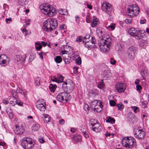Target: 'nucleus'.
I'll list each match as a JSON object with an SVG mask.
<instances>
[{"label":"nucleus","mask_w":149,"mask_h":149,"mask_svg":"<svg viewBox=\"0 0 149 149\" xmlns=\"http://www.w3.org/2000/svg\"><path fill=\"white\" fill-rule=\"evenodd\" d=\"M136 88L137 91H140L142 89L141 86L139 85H137Z\"/></svg>","instance_id":"864d4df0"},{"label":"nucleus","mask_w":149,"mask_h":149,"mask_svg":"<svg viewBox=\"0 0 149 149\" xmlns=\"http://www.w3.org/2000/svg\"><path fill=\"white\" fill-rule=\"evenodd\" d=\"M117 107H118V109L120 110H122L124 107V105L122 103H120L119 104H118Z\"/></svg>","instance_id":"58836bf2"},{"label":"nucleus","mask_w":149,"mask_h":149,"mask_svg":"<svg viewBox=\"0 0 149 149\" xmlns=\"http://www.w3.org/2000/svg\"><path fill=\"white\" fill-rule=\"evenodd\" d=\"M6 112L9 115V117L10 118L13 117V115L12 113V111L10 109H7L6 110Z\"/></svg>","instance_id":"72a5a7b5"},{"label":"nucleus","mask_w":149,"mask_h":149,"mask_svg":"<svg viewBox=\"0 0 149 149\" xmlns=\"http://www.w3.org/2000/svg\"><path fill=\"white\" fill-rule=\"evenodd\" d=\"M16 104L19 106H22L23 104V103L21 101L18 102L17 100L16 102Z\"/></svg>","instance_id":"4d7b16f0"},{"label":"nucleus","mask_w":149,"mask_h":149,"mask_svg":"<svg viewBox=\"0 0 149 149\" xmlns=\"http://www.w3.org/2000/svg\"><path fill=\"white\" fill-rule=\"evenodd\" d=\"M42 45L44 47H45L47 45V43L44 41H41Z\"/></svg>","instance_id":"774afa93"},{"label":"nucleus","mask_w":149,"mask_h":149,"mask_svg":"<svg viewBox=\"0 0 149 149\" xmlns=\"http://www.w3.org/2000/svg\"><path fill=\"white\" fill-rule=\"evenodd\" d=\"M86 21L87 23H89L91 21V17L88 15L86 16Z\"/></svg>","instance_id":"a18cd8bd"},{"label":"nucleus","mask_w":149,"mask_h":149,"mask_svg":"<svg viewBox=\"0 0 149 149\" xmlns=\"http://www.w3.org/2000/svg\"><path fill=\"white\" fill-rule=\"evenodd\" d=\"M6 21L7 23L8 24L9 23L8 22V21L11 22L12 21V19L11 18H6Z\"/></svg>","instance_id":"bf43d9fd"},{"label":"nucleus","mask_w":149,"mask_h":149,"mask_svg":"<svg viewBox=\"0 0 149 149\" xmlns=\"http://www.w3.org/2000/svg\"><path fill=\"white\" fill-rule=\"evenodd\" d=\"M121 47L120 46H118V45H117L116 47V49L117 51H119V50H121Z\"/></svg>","instance_id":"e2e57ef3"},{"label":"nucleus","mask_w":149,"mask_h":149,"mask_svg":"<svg viewBox=\"0 0 149 149\" xmlns=\"http://www.w3.org/2000/svg\"><path fill=\"white\" fill-rule=\"evenodd\" d=\"M86 5H87V8L90 9H91L92 8V6L90 4H89L87 3H85V4H86Z\"/></svg>","instance_id":"052dcab7"},{"label":"nucleus","mask_w":149,"mask_h":149,"mask_svg":"<svg viewBox=\"0 0 149 149\" xmlns=\"http://www.w3.org/2000/svg\"><path fill=\"white\" fill-rule=\"evenodd\" d=\"M66 55L68 56V58L63 57V61L65 64H68L70 63L71 61V59L70 57H69L66 54Z\"/></svg>","instance_id":"2f4dec72"},{"label":"nucleus","mask_w":149,"mask_h":149,"mask_svg":"<svg viewBox=\"0 0 149 149\" xmlns=\"http://www.w3.org/2000/svg\"><path fill=\"white\" fill-rule=\"evenodd\" d=\"M91 39L90 40H86L83 42L85 46L87 48L93 47L95 43L96 40L94 37L91 36Z\"/></svg>","instance_id":"f8f14e48"},{"label":"nucleus","mask_w":149,"mask_h":149,"mask_svg":"<svg viewBox=\"0 0 149 149\" xmlns=\"http://www.w3.org/2000/svg\"><path fill=\"white\" fill-rule=\"evenodd\" d=\"M146 19H141L140 20V23L141 24H144L146 23Z\"/></svg>","instance_id":"6e6d98bb"},{"label":"nucleus","mask_w":149,"mask_h":149,"mask_svg":"<svg viewBox=\"0 0 149 149\" xmlns=\"http://www.w3.org/2000/svg\"><path fill=\"white\" fill-rule=\"evenodd\" d=\"M92 126V129L93 131L96 132H100L102 129V127L99 123H93L91 124Z\"/></svg>","instance_id":"f3484780"},{"label":"nucleus","mask_w":149,"mask_h":149,"mask_svg":"<svg viewBox=\"0 0 149 149\" xmlns=\"http://www.w3.org/2000/svg\"><path fill=\"white\" fill-rule=\"evenodd\" d=\"M139 80L138 79H136L135 80V81L134 82V84L136 85H138V84H139Z\"/></svg>","instance_id":"338daca9"},{"label":"nucleus","mask_w":149,"mask_h":149,"mask_svg":"<svg viewBox=\"0 0 149 149\" xmlns=\"http://www.w3.org/2000/svg\"><path fill=\"white\" fill-rule=\"evenodd\" d=\"M116 61L113 58H110V63L113 65H115L116 63Z\"/></svg>","instance_id":"c03bdc74"},{"label":"nucleus","mask_w":149,"mask_h":149,"mask_svg":"<svg viewBox=\"0 0 149 149\" xmlns=\"http://www.w3.org/2000/svg\"><path fill=\"white\" fill-rule=\"evenodd\" d=\"M104 86V85L102 82H100L98 85V88L100 89H102Z\"/></svg>","instance_id":"79ce46f5"},{"label":"nucleus","mask_w":149,"mask_h":149,"mask_svg":"<svg viewBox=\"0 0 149 149\" xmlns=\"http://www.w3.org/2000/svg\"><path fill=\"white\" fill-rule=\"evenodd\" d=\"M109 28H110L112 30H113L115 29V26L114 24H112L111 25H110L108 26Z\"/></svg>","instance_id":"680f3d73"},{"label":"nucleus","mask_w":149,"mask_h":149,"mask_svg":"<svg viewBox=\"0 0 149 149\" xmlns=\"http://www.w3.org/2000/svg\"><path fill=\"white\" fill-rule=\"evenodd\" d=\"M55 62L57 63H60L62 61L61 57L60 56H57L54 58Z\"/></svg>","instance_id":"7c9ffc66"},{"label":"nucleus","mask_w":149,"mask_h":149,"mask_svg":"<svg viewBox=\"0 0 149 149\" xmlns=\"http://www.w3.org/2000/svg\"><path fill=\"white\" fill-rule=\"evenodd\" d=\"M14 131L15 134H21L24 132V130L22 126L16 125V127Z\"/></svg>","instance_id":"a211bd4d"},{"label":"nucleus","mask_w":149,"mask_h":149,"mask_svg":"<svg viewBox=\"0 0 149 149\" xmlns=\"http://www.w3.org/2000/svg\"><path fill=\"white\" fill-rule=\"evenodd\" d=\"M68 90H69L71 92L74 89V85L73 83H68L67 85Z\"/></svg>","instance_id":"bb28decb"},{"label":"nucleus","mask_w":149,"mask_h":149,"mask_svg":"<svg viewBox=\"0 0 149 149\" xmlns=\"http://www.w3.org/2000/svg\"><path fill=\"white\" fill-rule=\"evenodd\" d=\"M97 33L99 36H102L103 34V32L101 30L97 29Z\"/></svg>","instance_id":"4c0bfd02"},{"label":"nucleus","mask_w":149,"mask_h":149,"mask_svg":"<svg viewBox=\"0 0 149 149\" xmlns=\"http://www.w3.org/2000/svg\"><path fill=\"white\" fill-rule=\"evenodd\" d=\"M42 118L43 119L44 123H47L50 121V116L48 115L43 114L41 116Z\"/></svg>","instance_id":"aec40b11"},{"label":"nucleus","mask_w":149,"mask_h":149,"mask_svg":"<svg viewBox=\"0 0 149 149\" xmlns=\"http://www.w3.org/2000/svg\"><path fill=\"white\" fill-rule=\"evenodd\" d=\"M137 49L136 47L132 46L129 47L127 52L128 58L130 60H134L136 57Z\"/></svg>","instance_id":"1a4fd4ad"},{"label":"nucleus","mask_w":149,"mask_h":149,"mask_svg":"<svg viewBox=\"0 0 149 149\" xmlns=\"http://www.w3.org/2000/svg\"><path fill=\"white\" fill-rule=\"evenodd\" d=\"M90 38H91V36L90 37L89 35H86L85 37L84 38L83 42H84V41H85L86 40H88V38L90 39Z\"/></svg>","instance_id":"de8ad7c7"},{"label":"nucleus","mask_w":149,"mask_h":149,"mask_svg":"<svg viewBox=\"0 0 149 149\" xmlns=\"http://www.w3.org/2000/svg\"><path fill=\"white\" fill-rule=\"evenodd\" d=\"M128 32L130 34L136 39L139 40L141 38V33L139 31H137L133 28H131L129 29Z\"/></svg>","instance_id":"9b49d317"},{"label":"nucleus","mask_w":149,"mask_h":149,"mask_svg":"<svg viewBox=\"0 0 149 149\" xmlns=\"http://www.w3.org/2000/svg\"><path fill=\"white\" fill-rule=\"evenodd\" d=\"M49 87L50 91L52 93H54L56 88V86L55 85H53L52 84H51Z\"/></svg>","instance_id":"c85d7f7f"},{"label":"nucleus","mask_w":149,"mask_h":149,"mask_svg":"<svg viewBox=\"0 0 149 149\" xmlns=\"http://www.w3.org/2000/svg\"><path fill=\"white\" fill-rule=\"evenodd\" d=\"M98 22V19L97 18L96 19H93L91 22V26L92 27H95L97 24Z\"/></svg>","instance_id":"b1692460"},{"label":"nucleus","mask_w":149,"mask_h":149,"mask_svg":"<svg viewBox=\"0 0 149 149\" xmlns=\"http://www.w3.org/2000/svg\"><path fill=\"white\" fill-rule=\"evenodd\" d=\"M26 58V55L25 54H23L22 56L16 55L15 58V62L18 64L23 65L24 63Z\"/></svg>","instance_id":"ddd939ff"},{"label":"nucleus","mask_w":149,"mask_h":149,"mask_svg":"<svg viewBox=\"0 0 149 149\" xmlns=\"http://www.w3.org/2000/svg\"><path fill=\"white\" fill-rule=\"evenodd\" d=\"M135 140L132 137H127L124 138L122 141V144L123 146L128 148H132L135 145Z\"/></svg>","instance_id":"20e7f679"},{"label":"nucleus","mask_w":149,"mask_h":149,"mask_svg":"<svg viewBox=\"0 0 149 149\" xmlns=\"http://www.w3.org/2000/svg\"><path fill=\"white\" fill-rule=\"evenodd\" d=\"M116 88L117 91L119 93L124 92L126 88L125 84L123 83L118 82L115 86Z\"/></svg>","instance_id":"2eb2a0df"},{"label":"nucleus","mask_w":149,"mask_h":149,"mask_svg":"<svg viewBox=\"0 0 149 149\" xmlns=\"http://www.w3.org/2000/svg\"><path fill=\"white\" fill-rule=\"evenodd\" d=\"M91 106L95 112H100L102 110L103 105L100 102H99L98 100L93 101L91 103Z\"/></svg>","instance_id":"0eeeda50"},{"label":"nucleus","mask_w":149,"mask_h":149,"mask_svg":"<svg viewBox=\"0 0 149 149\" xmlns=\"http://www.w3.org/2000/svg\"><path fill=\"white\" fill-rule=\"evenodd\" d=\"M106 122L113 124L115 123V120L113 118L108 117L107 118V119L106 120Z\"/></svg>","instance_id":"c756f323"},{"label":"nucleus","mask_w":149,"mask_h":149,"mask_svg":"<svg viewBox=\"0 0 149 149\" xmlns=\"http://www.w3.org/2000/svg\"><path fill=\"white\" fill-rule=\"evenodd\" d=\"M68 84L67 82L65 81L62 84V88L64 91H66L68 90Z\"/></svg>","instance_id":"473e14b6"},{"label":"nucleus","mask_w":149,"mask_h":149,"mask_svg":"<svg viewBox=\"0 0 149 149\" xmlns=\"http://www.w3.org/2000/svg\"><path fill=\"white\" fill-rule=\"evenodd\" d=\"M116 104L115 102L113 100H111L110 101V104L111 106H114Z\"/></svg>","instance_id":"8fccbe9b"},{"label":"nucleus","mask_w":149,"mask_h":149,"mask_svg":"<svg viewBox=\"0 0 149 149\" xmlns=\"http://www.w3.org/2000/svg\"><path fill=\"white\" fill-rule=\"evenodd\" d=\"M126 22H127L129 24L131 23L132 22V19L131 18H130V19H126Z\"/></svg>","instance_id":"5fc2aeb1"},{"label":"nucleus","mask_w":149,"mask_h":149,"mask_svg":"<svg viewBox=\"0 0 149 149\" xmlns=\"http://www.w3.org/2000/svg\"><path fill=\"white\" fill-rule=\"evenodd\" d=\"M101 9L104 13L111 16L113 13L111 6L107 2H104L101 5Z\"/></svg>","instance_id":"6e6552de"},{"label":"nucleus","mask_w":149,"mask_h":149,"mask_svg":"<svg viewBox=\"0 0 149 149\" xmlns=\"http://www.w3.org/2000/svg\"><path fill=\"white\" fill-rule=\"evenodd\" d=\"M104 76L107 78H109L111 76V74L110 71L105 70L104 72Z\"/></svg>","instance_id":"a878e982"},{"label":"nucleus","mask_w":149,"mask_h":149,"mask_svg":"<svg viewBox=\"0 0 149 149\" xmlns=\"http://www.w3.org/2000/svg\"><path fill=\"white\" fill-rule=\"evenodd\" d=\"M66 28V26L65 25H62L61 26V29H62L64 30Z\"/></svg>","instance_id":"0e129e2a"},{"label":"nucleus","mask_w":149,"mask_h":149,"mask_svg":"<svg viewBox=\"0 0 149 149\" xmlns=\"http://www.w3.org/2000/svg\"><path fill=\"white\" fill-rule=\"evenodd\" d=\"M51 80L52 81H55L56 82L58 83H59V82H58V79L57 78L55 77H52L51 78Z\"/></svg>","instance_id":"a19ab883"},{"label":"nucleus","mask_w":149,"mask_h":149,"mask_svg":"<svg viewBox=\"0 0 149 149\" xmlns=\"http://www.w3.org/2000/svg\"><path fill=\"white\" fill-rule=\"evenodd\" d=\"M134 135L136 138L139 139H141L144 138L145 134L142 129H137L135 130Z\"/></svg>","instance_id":"4468645a"},{"label":"nucleus","mask_w":149,"mask_h":149,"mask_svg":"<svg viewBox=\"0 0 149 149\" xmlns=\"http://www.w3.org/2000/svg\"><path fill=\"white\" fill-rule=\"evenodd\" d=\"M59 122L60 124L62 125L63 124L65 123V121L63 119H61L59 121Z\"/></svg>","instance_id":"13d9d810"},{"label":"nucleus","mask_w":149,"mask_h":149,"mask_svg":"<svg viewBox=\"0 0 149 149\" xmlns=\"http://www.w3.org/2000/svg\"><path fill=\"white\" fill-rule=\"evenodd\" d=\"M58 26L57 20L54 18L47 19L43 23V29L46 31H50Z\"/></svg>","instance_id":"f257e3e1"},{"label":"nucleus","mask_w":149,"mask_h":149,"mask_svg":"<svg viewBox=\"0 0 149 149\" xmlns=\"http://www.w3.org/2000/svg\"><path fill=\"white\" fill-rule=\"evenodd\" d=\"M76 62L77 64H80L81 63V57H78V58L76 59Z\"/></svg>","instance_id":"ea45409f"},{"label":"nucleus","mask_w":149,"mask_h":149,"mask_svg":"<svg viewBox=\"0 0 149 149\" xmlns=\"http://www.w3.org/2000/svg\"><path fill=\"white\" fill-rule=\"evenodd\" d=\"M82 37L80 36L77 37L76 39V41L77 42H80L81 41Z\"/></svg>","instance_id":"3c124183"},{"label":"nucleus","mask_w":149,"mask_h":149,"mask_svg":"<svg viewBox=\"0 0 149 149\" xmlns=\"http://www.w3.org/2000/svg\"><path fill=\"white\" fill-rule=\"evenodd\" d=\"M37 108L41 111H44L46 109V106L42 103L36 104Z\"/></svg>","instance_id":"412c9836"},{"label":"nucleus","mask_w":149,"mask_h":149,"mask_svg":"<svg viewBox=\"0 0 149 149\" xmlns=\"http://www.w3.org/2000/svg\"><path fill=\"white\" fill-rule=\"evenodd\" d=\"M38 140L39 142L40 143H43L45 142V140L43 139V137H40L38 138Z\"/></svg>","instance_id":"49530a36"},{"label":"nucleus","mask_w":149,"mask_h":149,"mask_svg":"<svg viewBox=\"0 0 149 149\" xmlns=\"http://www.w3.org/2000/svg\"><path fill=\"white\" fill-rule=\"evenodd\" d=\"M9 61V58L6 55H0V64H2L5 66L8 63Z\"/></svg>","instance_id":"dca6fc26"},{"label":"nucleus","mask_w":149,"mask_h":149,"mask_svg":"<svg viewBox=\"0 0 149 149\" xmlns=\"http://www.w3.org/2000/svg\"><path fill=\"white\" fill-rule=\"evenodd\" d=\"M71 98L70 94L65 92L59 93L56 97V99L58 101L63 103H66Z\"/></svg>","instance_id":"423d86ee"},{"label":"nucleus","mask_w":149,"mask_h":149,"mask_svg":"<svg viewBox=\"0 0 149 149\" xmlns=\"http://www.w3.org/2000/svg\"><path fill=\"white\" fill-rule=\"evenodd\" d=\"M58 81L59 82V83L60 82L62 83L63 82L64 77L62 75H58Z\"/></svg>","instance_id":"c9c22d12"},{"label":"nucleus","mask_w":149,"mask_h":149,"mask_svg":"<svg viewBox=\"0 0 149 149\" xmlns=\"http://www.w3.org/2000/svg\"><path fill=\"white\" fill-rule=\"evenodd\" d=\"M40 7V9L42 12L45 14L48 15L49 17H52L55 13V10L54 9H51L50 6L47 5V6H43L42 8Z\"/></svg>","instance_id":"9d476101"},{"label":"nucleus","mask_w":149,"mask_h":149,"mask_svg":"<svg viewBox=\"0 0 149 149\" xmlns=\"http://www.w3.org/2000/svg\"><path fill=\"white\" fill-rule=\"evenodd\" d=\"M40 126L38 124H34L31 127L33 131L36 132L40 128Z\"/></svg>","instance_id":"5701e85b"},{"label":"nucleus","mask_w":149,"mask_h":149,"mask_svg":"<svg viewBox=\"0 0 149 149\" xmlns=\"http://www.w3.org/2000/svg\"><path fill=\"white\" fill-rule=\"evenodd\" d=\"M21 145L24 149H32L33 146V140L28 137H25L21 143Z\"/></svg>","instance_id":"39448f33"},{"label":"nucleus","mask_w":149,"mask_h":149,"mask_svg":"<svg viewBox=\"0 0 149 149\" xmlns=\"http://www.w3.org/2000/svg\"><path fill=\"white\" fill-rule=\"evenodd\" d=\"M132 109L134 113H136L138 111H139V108L137 107H132Z\"/></svg>","instance_id":"37998d69"},{"label":"nucleus","mask_w":149,"mask_h":149,"mask_svg":"<svg viewBox=\"0 0 149 149\" xmlns=\"http://www.w3.org/2000/svg\"><path fill=\"white\" fill-rule=\"evenodd\" d=\"M139 10L138 6L136 4H133L128 7L127 13L129 16L134 17L138 15Z\"/></svg>","instance_id":"7ed1b4c3"},{"label":"nucleus","mask_w":149,"mask_h":149,"mask_svg":"<svg viewBox=\"0 0 149 149\" xmlns=\"http://www.w3.org/2000/svg\"><path fill=\"white\" fill-rule=\"evenodd\" d=\"M13 98H14L13 101H11L10 102V104L12 106H14L16 103V102L17 101V99L15 98L14 96Z\"/></svg>","instance_id":"e433bc0d"},{"label":"nucleus","mask_w":149,"mask_h":149,"mask_svg":"<svg viewBox=\"0 0 149 149\" xmlns=\"http://www.w3.org/2000/svg\"><path fill=\"white\" fill-rule=\"evenodd\" d=\"M148 43V42L147 40H142L140 41L139 45L141 47L144 48L147 45Z\"/></svg>","instance_id":"4be33fe9"},{"label":"nucleus","mask_w":149,"mask_h":149,"mask_svg":"<svg viewBox=\"0 0 149 149\" xmlns=\"http://www.w3.org/2000/svg\"><path fill=\"white\" fill-rule=\"evenodd\" d=\"M88 107L89 106L87 104H84V108L85 111H86L87 110H89L88 109Z\"/></svg>","instance_id":"09e8293b"},{"label":"nucleus","mask_w":149,"mask_h":149,"mask_svg":"<svg viewBox=\"0 0 149 149\" xmlns=\"http://www.w3.org/2000/svg\"><path fill=\"white\" fill-rule=\"evenodd\" d=\"M35 46L36 50L38 51L40 50L42 47L40 43L38 41L35 43Z\"/></svg>","instance_id":"cd10ccee"},{"label":"nucleus","mask_w":149,"mask_h":149,"mask_svg":"<svg viewBox=\"0 0 149 149\" xmlns=\"http://www.w3.org/2000/svg\"><path fill=\"white\" fill-rule=\"evenodd\" d=\"M3 8L6 10H8V6L6 4H4L3 5Z\"/></svg>","instance_id":"603ef678"},{"label":"nucleus","mask_w":149,"mask_h":149,"mask_svg":"<svg viewBox=\"0 0 149 149\" xmlns=\"http://www.w3.org/2000/svg\"><path fill=\"white\" fill-rule=\"evenodd\" d=\"M98 44L101 51L103 52H105L109 50L111 44V40L109 38L106 39H102L99 40Z\"/></svg>","instance_id":"f03ea898"},{"label":"nucleus","mask_w":149,"mask_h":149,"mask_svg":"<svg viewBox=\"0 0 149 149\" xmlns=\"http://www.w3.org/2000/svg\"><path fill=\"white\" fill-rule=\"evenodd\" d=\"M35 83L36 84V85L37 86H39L40 84V83L39 82V81H38L37 80H36L35 82Z\"/></svg>","instance_id":"69168bd1"},{"label":"nucleus","mask_w":149,"mask_h":149,"mask_svg":"<svg viewBox=\"0 0 149 149\" xmlns=\"http://www.w3.org/2000/svg\"><path fill=\"white\" fill-rule=\"evenodd\" d=\"M81 130L83 135L86 138L89 137L88 134L87 132V127L84 125H82L81 127Z\"/></svg>","instance_id":"6ab92c4d"},{"label":"nucleus","mask_w":149,"mask_h":149,"mask_svg":"<svg viewBox=\"0 0 149 149\" xmlns=\"http://www.w3.org/2000/svg\"><path fill=\"white\" fill-rule=\"evenodd\" d=\"M26 0H18V4L20 5L23 6L25 4Z\"/></svg>","instance_id":"f704fd0d"},{"label":"nucleus","mask_w":149,"mask_h":149,"mask_svg":"<svg viewBox=\"0 0 149 149\" xmlns=\"http://www.w3.org/2000/svg\"><path fill=\"white\" fill-rule=\"evenodd\" d=\"M58 12L59 14L63 15H67L68 13L67 10L65 9H61L58 10Z\"/></svg>","instance_id":"393cba45"}]
</instances>
